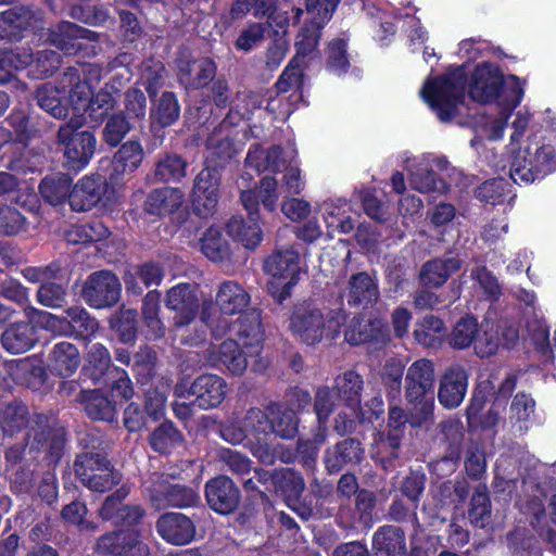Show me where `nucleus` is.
<instances>
[{"label": "nucleus", "mask_w": 556, "mask_h": 556, "mask_svg": "<svg viewBox=\"0 0 556 556\" xmlns=\"http://www.w3.org/2000/svg\"><path fill=\"white\" fill-rule=\"evenodd\" d=\"M466 88L473 101L496 105L497 115L485 117L481 131L489 140L501 139L511 112L523 98L525 81L515 75L505 76L496 64L483 62L467 79L462 68L428 79L420 94L441 122H450L458 114Z\"/></svg>", "instance_id": "f257e3e1"}, {"label": "nucleus", "mask_w": 556, "mask_h": 556, "mask_svg": "<svg viewBox=\"0 0 556 556\" xmlns=\"http://www.w3.org/2000/svg\"><path fill=\"white\" fill-rule=\"evenodd\" d=\"M250 302L248 292L235 281H225L220 285L216 294V304L220 314L232 316L239 314L232 326L222 317L213 325L216 326L218 320L219 332L222 334L227 328L231 334L212 353V363L214 365H223L235 376L242 375L248 367V357L252 359L254 370H262L266 364L258 358L262 351L263 329L261 317L256 311L244 312Z\"/></svg>", "instance_id": "f03ea898"}, {"label": "nucleus", "mask_w": 556, "mask_h": 556, "mask_svg": "<svg viewBox=\"0 0 556 556\" xmlns=\"http://www.w3.org/2000/svg\"><path fill=\"white\" fill-rule=\"evenodd\" d=\"M245 135L224 121L206 142V167L199 173L192 190V206L195 213L206 217L218 203L219 175L215 168L230 160L244 147Z\"/></svg>", "instance_id": "7ed1b4c3"}, {"label": "nucleus", "mask_w": 556, "mask_h": 556, "mask_svg": "<svg viewBox=\"0 0 556 556\" xmlns=\"http://www.w3.org/2000/svg\"><path fill=\"white\" fill-rule=\"evenodd\" d=\"M363 381L361 376L355 371H348L336 380L337 392L330 391L328 388L318 390L315 402V410L318 419V429L314 435L313 441H299V451L301 453L315 454L318 446L326 441L327 429L325 422L334 406V399L338 396L345 402L346 410L342 412V422L336 421V430L339 433H345L352 429L353 418L359 417L361 419L371 421V417H366L359 412V392L362 390ZM341 414L339 417L341 418Z\"/></svg>", "instance_id": "20e7f679"}, {"label": "nucleus", "mask_w": 556, "mask_h": 556, "mask_svg": "<svg viewBox=\"0 0 556 556\" xmlns=\"http://www.w3.org/2000/svg\"><path fill=\"white\" fill-rule=\"evenodd\" d=\"M166 307L174 311V340H179L181 344L198 345L205 339L206 329L210 327L213 333L219 332V324L213 325L211 309H214L211 303L203 306L201 313L200 328L194 326V334L189 336L186 332L194 321L199 311V299L197 289L189 283H179L168 290L165 301Z\"/></svg>", "instance_id": "39448f33"}, {"label": "nucleus", "mask_w": 556, "mask_h": 556, "mask_svg": "<svg viewBox=\"0 0 556 556\" xmlns=\"http://www.w3.org/2000/svg\"><path fill=\"white\" fill-rule=\"evenodd\" d=\"M99 70L96 66L88 65L80 70L68 68L63 74V86L65 84L75 85L71 90V105L75 116H81L89 111L90 117L94 121H101L108 112L113 109L116 102L118 90L106 84L105 87L93 98V81L99 79Z\"/></svg>", "instance_id": "423d86ee"}, {"label": "nucleus", "mask_w": 556, "mask_h": 556, "mask_svg": "<svg viewBox=\"0 0 556 556\" xmlns=\"http://www.w3.org/2000/svg\"><path fill=\"white\" fill-rule=\"evenodd\" d=\"M511 150L509 176L516 184H531L556 170L555 149L539 132H531Z\"/></svg>", "instance_id": "0eeeda50"}, {"label": "nucleus", "mask_w": 556, "mask_h": 556, "mask_svg": "<svg viewBox=\"0 0 556 556\" xmlns=\"http://www.w3.org/2000/svg\"><path fill=\"white\" fill-rule=\"evenodd\" d=\"M267 418L258 408H251L243 419H229L220 429L223 439L231 444L247 440L252 454L261 462L270 464L275 453L267 443Z\"/></svg>", "instance_id": "6e6552de"}, {"label": "nucleus", "mask_w": 556, "mask_h": 556, "mask_svg": "<svg viewBox=\"0 0 556 556\" xmlns=\"http://www.w3.org/2000/svg\"><path fill=\"white\" fill-rule=\"evenodd\" d=\"M247 166L257 172H285L283 184L287 192L292 195L300 194L305 187L301 170L296 162V151L289 147L286 150L279 147L263 149L258 146L251 148L245 159Z\"/></svg>", "instance_id": "1a4fd4ad"}, {"label": "nucleus", "mask_w": 556, "mask_h": 556, "mask_svg": "<svg viewBox=\"0 0 556 556\" xmlns=\"http://www.w3.org/2000/svg\"><path fill=\"white\" fill-rule=\"evenodd\" d=\"M345 321L341 309L327 311L302 305L294 309L290 318V329L306 344L313 345L323 339H334Z\"/></svg>", "instance_id": "9d476101"}, {"label": "nucleus", "mask_w": 556, "mask_h": 556, "mask_svg": "<svg viewBox=\"0 0 556 556\" xmlns=\"http://www.w3.org/2000/svg\"><path fill=\"white\" fill-rule=\"evenodd\" d=\"M433 387V363L426 358L414 362L406 375V399L409 404H415V408L418 410L412 415V426H421L432 416Z\"/></svg>", "instance_id": "9b49d317"}, {"label": "nucleus", "mask_w": 556, "mask_h": 556, "mask_svg": "<svg viewBox=\"0 0 556 556\" xmlns=\"http://www.w3.org/2000/svg\"><path fill=\"white\" fill-rule=\"evenodd\" d=\"M84 123L85 119L81 116H74L58 131V142L63 146L65 165L77 172L89 164L97 146V139L92 132L77 131Z\"/></svg>", "instance_id": "f8f14e48"}, {"label": "nucleus", "mask_w": 556, "mask_h": 556, "mask_svg": "<svg viewBox=\"0 0 556 556\" xmlns=\"http://www.w3.org/2000/svg\"><path fill=\"white\" fill-rule=\"evenodd\" d=\"M265 270L271 276L268 289L277 301H285L298 283L302 273L301 256L294 248L278 250L265 262Z\"/></svg>", "instance_id": "ddd939ff"}, {"label": "nucleus", "mask_w": 556, "mask_h": 556, "mask_svg": "<svg viewBox=\"0 0 556 556\" xmlns=\"http://www.w3.org/2000/svg\"><path fill=\"white\" fill-rule=\"evenodd\" d=\"M74 468L81 483L96 492H105L121 480L118 472L114 471L106 458L100 454L79 455Z\"/></svg>", "instance_id": "4468645a"}, {"label": "nucleus", "mask_w": 556, "mask_h": 556, "mask_svg": "<svg viewBox=\"0 0 556 556\" xmlns=\"http://www.w3.org/2000/svg\"><path fill=\"white\" fill-rule=\"evenodd\" d=\"M447 167L448 162L446 159L432 154H422L414 157L405 166L408 172L409 186L420 193L447 192L450 187L442 179H437L432 172L433 168L446 170Z\"/></svg>", "instance_id": "2eb2a0df"}, {"label": "nucleus", "mask_w": 556, "mask_h": 556, "mask_svg": "<svg viewBox=\"0 0 556 556\" xmlns=\"http://www.w3.org/2000/svg\"><path fill=\"white\" fill-rule=\"evenodd\" d=\"M251 9H254L256 16L268 15V26L275 34L285 33L290 21L298 22L303 14V10L287 2H280L271 10V0H237L232 7L233 16L244 15Z\"/></svg>", "instance_id": "dca6fc26"}, {"label": "nucleus", "mask_w": 556, "mask_h": 556, "mask_svg": "<svg viewBox=\"0 0 556 556\" xmlns=\"http://www.w3.org/2000/svg\"><path fill=\"white\" fill-rule=\"evenodd\" d=\"M122 187L106 182L97 176H87L81 178L75 185L70 194V204L74 211H88L97 203L104 201L105 203L115 200Z\"/></svg>", "instance_id": "f3484780"}, {"label": "nucleus", "mask_w": 556, "mask_h": 556, "mask_svg": "<svg viewBox=\"0 0 556 556\" xmlns=\"http://www.w3.org/2000/svg\"><path fill=\"white\" fill-rule=\"evenodd\" d=\"M96 551L101 555L149 556L150 548L137 529L119 530L103 534L97 540Z\"/></svg>", "instance_id": "a211bd4d"}, {"label": "nucleus", "mask_w": 556, "mask_h": 556, "mask_svg": "<svg viewBox=\"0 0 556 556\" xmlns=\"http://www.w3.org/2000/svg\"><path fill=\"white\" fill-rule=\"evenodd\" d=\"M241 202L249 214V220L232 217L227 224L228 235L247 249H255L262 241L263 233L258 225L257 200L252 191H242Z\"/></svg>", "instance_id": "6ab92c4d"}, {"label": "nucleus", "mask_w": 556, "mask_h": 556, "mask_svg": "<svg viewBox=\"0 0 556 556\" xmlns=\"http://www.w3.org/2000/svg\"><path fill=\"white\" fill-rule=\"evenodd\" d=\"M518 337V330L513 326L484 321L479 326L476 336L475 352L479 357L492 356L498 352L500 348H511Z\"/></svg>", "instance_id": "aec40b11"}, {"label": "nucleus", "mask_w": 556, "mask_h": 556, "mask_svg": "<svg viewBox=\"0 0 556 556\" xmlns=\"http://www.w3.org/2000/svg\"><path fill=\"white\" fill-rule=\"evenodd\" d=\"M121 283L118 278L106 270L92 274L84 287L86 302L96 308L110 306L118 301Z\"/></svg>", "instance_id": "412c9836"}, {"label": "nucleus", "mask_w": 556, "mask_h": 556, "mask_svg": "<svg viewBox=\"0 0 556 556\" xmlns=\"http://www.w3.org/2000/svg\"><path fill=\"white\" fill-rule=\"evenodd\" d=\"M146 491L157 509L167 506L188 507L199 501L195 490L179 484H169L159 477L153 484H146Z\"/></svg>", "instance_id": "4be33fe9"}, {"label": "nucleus", "mask_w": 556, "mask_h": 556, "mask_svg": "<svg viewBox=\"0 0 556 556\" xmlns=\"http://www.w3.org/2000/svg\"><path fill=\"white\" fill-rule=\"evenodd\" d=\"M63 76L59 79L58 84L47 83L38 87L36 99L38 105L54 118L62 119L68 114L71 105V90L73 85L62 84Z\"/></svg>", "instance_id": "5701e85b"}, {"label": "nucleus", "mask_w": 556, "mask_h": 556, "mask_svg": "<svg viewBox=\"0 0 556 556\" xmlns=\"http://www.w3.org/2000/svg\"><path fill=\"white\" fill-rule=\"evenodd\" d=\"M227 384L217 375H203L198 377L188 390L193 397L192 403L202 409H210L218 406L225 399Z\"/></svg>", "instance_id": "b1692460"}, {"label": "nucleus", "mask_w": 556, "mask_h": 556, "mask_svg": "<svg viewBox=\"0 0 556 556\" xmlns=\"http://www.w3.org/2000/svg\"><path fill=\"white\" fill-rule=\"evenodd\" d=\"M129 491V486L122 485L113 494L109 495L100 508V517L116 526L137 523L142 517V510L138 506L122 504V501L127 497Z\"/></svg>", "instance_id": "393cba45"}, {"label": "nucleus", "mask_w": 556, "mask_h": 556, "mask_svg": "<svg viewBox=\"0 0 556 556\" xmlns=\"http://www.w3.org/2000/svg\"><path fill=\"white\" fill-rule=\"evenodd\" d=\"M468 388V374L458 364L444 371L438 392L439 402L446 408H455L462 404Z\"/></svg>", "instance_id": "a878e982"}, {"label": "nucleus", "mask_w": 556, "mask_h": 556, "mask_svg": "<svg viewBox=\"0 0 556 556\" xmlns=\"http://www.w3.org/2000/svg\"><path fill=\"white\" fill-rule=\"evenodd\" d=\"M143 156V148L139 141L129 140L125 142L113 157L110 182L123 187L125 177L132 174L140 166Z\"/></svg>", "instance_id": "bb28decb"}, {"label": "nucleus", "mask_w": 556, "mask_h": 556, "mask_svg": "<svg viewBox=\"0 0 556 556\" xmlns=\"http://www.w3.org/2000/svg\"><path fill=\"white\" fill-rule=\"evenodd\" d=\"M205 496L210 507L218 514L232 511L239 503V491L227 477H217L205 485Z\"/></svg>", "instance_id": "cd10ccee"}, {"label": "nucleus", "mask_w": 556, "mask_h": 556, "mask_svg": "<svg viewBox=\"0 0 556 556\" xmlns=\"http://www.w3.org/2000/svg\"><path fill=\"white\" fill-rule=\"evenodd\" d=\"M159 534L168 543L184 545L191 542L195 535L193 522L180 513H167L156 522Z\"/></svg>", "instance_id": "c85d7f7f"}, {"label": "nucleus", "mask_w": 556, "mask_h": 556, "mask_svg": "<svg viewBox=\"0 0 556 556\" xmlns=\"http://www.w3.org/2000/svg\"><path fill=\"white\" fill-rule=\"evenodd\" d=\"M328 235L349 233L354 228L352 205L345 199H329L319 206Z\"/></svg>", "instance_id": "c756f323"}, {"label": "nucleus", "mask_w": 556, "mask_h": 556, "mask_svg": "<svg viewBox=\"0 0 556 556\" xmlns=\"http://www.w3.org/2000/svg\"><path fill=\"white\" fill-rule=\"evenodd\" d=\"M378 296L377 283L367 273L352 275L341 292V298L351 306L367 307L374 304Z\"/></svg>", "instance_id": "7c9ffc66"}, {"label": "nucleus", "mask_w": 556, "mask_h": 556, "mask_svg": "<svg viewBox=\"0 0 556 556\" xmlns=\"http://www.w3.org/2000/svg\"><path fill=\"white\" fill-rule=\"evenodd\" d=\"M80 366V353L76 345L62 341L53 345L48 356V369L62 378L71 377Z\"/></svg>", "instance_id": "2f4dec72"}, {"label": "nucleus", "mask_w": 556, "mask_h": 556, "mask_svg": "<svg viewBox=\"0 0 556 556\" xmlns=\"http://www.w3.org/2000/svg\"><path fill=\"white\" fill-rule=\"evenodd\" d=\"M37 340L35 327L23 321L11 324L1 336L2 346L11 354L29 351Z\"/></svg>", "instance_id": "473e14b6"}, {"label": "nucleus", "mask_w": 556, "mask_h": 556, "mask_svg": "<svg viewBox=\"0 0 556 556\" xmlns=\"http://www.w3.org/2000/svg\"><path fill=\"white\" fill-rule=\"evenodd\" d=\"M388 330L379 321L370 323L353 318L345 331V340L353 345L363 343L383 344L388 341Z\"/></svg>", "instance_id": "72a5a7b5"}, {"label": "nucleus", "mask_w": 556, "mask_h": 556, "mask_svg": "<svg viewBox=\"0 0 556 556\" xmlns=\"http://www.w3.org/2000/svg\"><path fill=\"white\" fill-rule=\"evenodd\" d=\"M38 17L25 7H13L0 13V38H17L21 30L35 27Z\"/></svg>", "instance_id": "f704fd0d"}, {"label": "nucleus", "mask_w": 556, "mask_h": 556, "mask_svg": "<svg viewBox=\"0 0 556 556\" xmlns=\"http://www.w3.org/2000/svg\"><path fill=\"white\" fill-rule=\"evenodd\" d=\"M267 418V433L270 431L282 439H291L298 432V418L293 408L282 404H271Z\"/></svg>", "instance_id": "c9c22d12"}, {"label": "nucleus", "mask_w": 556, "mask_h": 556, "mask_svg": "<svg viewBox=\"0 0 556 556\" xmlns=\"http://www.w3.org/2000/svg\"><path fill=\"white\" fill-rule=\"evenodd\" d=\"M375 556H405L404 532L397 527H384L374 535Z\"/></svg>", "instance_id": "e433bc0d"}, {"label": "nucleus", "mask_w": 556, "mask_h": 556, "mask_svg": "<svg viewBox=\"0 0 556 556\" xmlns=\"http://www.w3.org/2000/svg\"><path fill=\"white\" fill-rule=\"evenodd\" d=\"M184 203V194L180 190L170 187H164L152 191L146 202V208L149 213L159 216L170 215L175 213Z\"/></svg>", "instance_id": "4c0bfd02"}, {"label": "nucleus", "mask_w": 556, "mask_h": 556, "mask_svg": "<svg viewBox=\"0 0 556 556\" xmlns=\"http://www.w3.org/2000/svg\"><path fill=\"white\" fill-rule=\"evenodd\" d=\"M362 455L363 450L359 442L346 439L327 452L325 462L329 471L338 472L345 465L358 463Z\"/></svg>", "instance_id": "58836bf2"}, {"label": "nucleus", "mask_w": 556, "mask_h": 556, "mask_svg": "<svg viewBox=\"0 0 556 556\" xmlns=\"http://www.w3.org/2000/svg\"><path fill=\"white\" fill-rule=\"evenodd\" d=\"M460 268V261L456 257L446 260H433L424 265L420 278L424 285L429 287H439L447 278Z\"/></svg>", "instance_id": "ea45409f"}, {"label": "nucleus", "mask_w": 556, "mask_h": 556, "mask_svg": "<svg viewBox=\"0 0 556 556\" xmlns=\"http://www.w3.org/2000/svg\"><path fill=\"white\" fill-rule=\"evenodd\" d=\"M72 178L66 174L47 176L39 186L41 197L50 204L58 205L70 200Z\"/></svg>", "instance_id": "a19ab883"}, {"label": "nucleus", "mask_w": 556, "mask_h": 556, "mask_svg": "<svg viewBox=\"0 0 556 556\" xmlns=\"http://www.w3.org/2000/svg\"><path fill=\"white\" fill-rule=\"evenodd\" d=\"M161 294L157 291H150L143 299L142 316L148 328V336L152 339L162 338L165 333V326L160 319Z\"/></svg>", "instance_id": "79ce46f5"}, {"label": "nucleus", "mask_w": 556, "mask_h": 556, "mask_svg": "<svg viewBox=\"0 0 556 556\" xmlns=\"http://www.w3.org/2000/svg\"><path fill=\"white\" fill-rule=\"evenodd\" d=\"M534 412L535 402L530 395L526 393L516 394L509 412L513 427H516L519 431L528 430L533 424Z\"/></svg>", "instance_id": "37998d69"}, {"label": "nucleus", "mask_w": 556, "mask_h": 556, "mask_svg": "<svg viewBox=\"0 0 556 556\" xmlns=\"http://www.w3.org/2000/svg\"><path fill=\"white\" fill-rule=\"evenodd\" d=\"M31 60V53L26 48L16 50L0 49V84L9 81L14 73L26 68Z\"/></svg>", "instance_id": "c03bdc74"}, {"label": "nucleus", "mask_w": 556, "mask_h": 556, "mask_svg": "<svg viewBox=\"0 0 556 556\" xmlns=\"http://www.w3.org/2000/svg\"><path fill=\"white\" fill-rule=\"evenodd\" d=\"M204 255L213 262H223L230 255L228 242L218 227H210L200 240Z\"/></svg>", "instance_id": "a18cd8bd"}, {"label": "nucleus", "mask_w": 556, "mask_h": 556, "mask_svg": "<svg viewBox=\"0 0 556 556\" xmlns=\"http://www.w3.org/2000/svg\"><path fill=\"white\" fill-rule=\"evenodd\" d=\"M85 29H81L72 23L64 22L59 25L58 33H51L50 40L52 45L64 51L65 54H72L80 48V42L78 40L85 37Z\"/></svg>", "instance_id": "49530a36"}, {"label": "nucleus", "mask_w": 556, "mask_h": 556, "mask_svg": "<svg viewBox=\"0 0 556 556\" xmlns=\"http://www.w3.org/2000/svg\"><path fill=\"white\" fill-rule=\"evenodd\" d=\"M409 414H405L403 409L394 406L389 410V434L387 440H381V444L383 447L390 448V454L394 455L395 450L400 446V437L402 432V428L406 422H410L413 413H417L418 410L415 408V404H409Z\"/></svg>", "instance_id": "de8ad7c7"}, {"label": "nucleus", "mask_w": 556, "mask_h": 556, "mask_svg": "<svg viewBox=\"0 0 556 556\" xmlns=\"http://www.w3.org/2000/svg\"><path fill=\"white\" fill-rule=\"evenodd\" d=\"M418 343L427 348H438L444 337V327L441 319L428 316L416 325L414 330Z\"/></svg>", "instance_id": "09e8293b"}, {"label": "nucleus", "mask_w": 556, "mask_h": 556, "mask_svg": "<svg viewBox=\"0 0 556 556\" xmlns=\"http://www.w3.org/2000/svg\"><path fill=\"white\" fill-rule=\"evenodd\" d=\"M275 483L285 495L288 506L295 509L305 488L303 478L294 471L286 470L275 477Z\"/></svg>", "instance_id": "8fccbe9b"}, {"label": "nucleus", "mask_w": 556, "mask_h": 556, "mask_svg": "<svg viewBox=\"0 0 556 556\" xmlns=\"http://www.w3.org/2000/svg\"><path fill=\"white\" fill-rule=\"evenodd\" d=\"M24 313L28 320L37 327L43 328L55 334H68V324L66 323L65 317H59L31 305L25 306Z\"/></svg>", "instance_id": "3c124183"}, {"label": "nucleus", "mask_w": 556, "mask_h": 556, "mask_svg": "<svg viewBox=\"0 0 556 556\" xmlns=\"http://www.w3.org/2000/svg\"><path fill=\"white\" fill-rule=\"evenodd\" d=\"M85 409L92 419L112 421L115 416V405L99 391L84 393Z\"/></svg>", "instance_id": "603ef678"}, {"label": "nucleus", "mask_w": 556, "mask_h": 556, "mask_svg": "<svg viewBox=\"0 0 556 556\" xmlns=\"http://www.w3.org/2000/svg\"><path fill=\"white\" fill-rule=\"evenodd\" d=\"M215 75V65L210 60H197L188 64V70L181 71L180 80L193 88L205 86Z\"/></svg>", "instance_id": "864d4df0"}, {"label": "nucleus", "mask_w": 556, "mask_h": 556, "mask_svg": "<svg viewBox=\"0 0 556 556\" xmlns=\"http://www.w3.org/2000/svg\"><path fill=\"white\" fill-rule=\"evenodd\" d=\"M339 0H305V24L324 28L330 21Z\"/></svg>", "instance_id": "5fc2aeb1"}, {"label": "nucleus", "mask_w": 556, "mask_h": 556, "mask_svg": "<svg viewBox=\"0 0 556 556\" xmlns=\"http://www.w3.org/2000/svg\"><path fill=\"white\" fill-rule=\"evenodd\" d=\"M182 442L181 433L172 422L160 425L150 437L152 448L159 453H169Z\"/></svg>", "instance_id": "6e6d98bb"}, {"label": "nucleus", "mask_w": 556, "mask_h": 556, "mask_svg": "<svg viewBox=\"0 0 556 556\" xmlns=\"http://www.w3.org/2000/svg\"><path fill=\"white\" fill-rule=\"evenodd\" d=\"M479 325L473 317H464L456 323L451 334L450 344L454 349L464 350L475 343Z\"/></svg>", "instance_id": "4d7b16f0"}, {"label": "nucleus", "mask_w": 556, "mask_h": 556, "mask_svg": "<svg viewBox=\"0 0 556 556\" xmlns=\"http://www.w3.org/2000/svg\"><path fill=\"white\" fill-rule=\"evenodd\" d=\"M65 313V320L68 324V333L86 338L97 331L98 323L92 319L83 307H72Z\"/></svg>", "instance_id": "13d9d810"}, {"label": "nucleus", "mask_w": 556, "mask_h": 556, "mask_svg": "<svg viewBox=\"0 0 556 556\" xmlns=\"http://www.w3.org/2000/svg\"><path fill=\"white\" fill-rule=\"evenodd\" d=\"M321 29L320 27L309 26L304 23L295 41L296 55L293 58L295 62L305 64V58H313L320 38Z\"/></svg>", "instance_id": "bf43d9fd"}, {"label": "nucleus", "mask_w": 556, "mask_h": 556, "mask_svg": "<svg viewBox=\"0 0 556 556\" xmlns=\"http://www.w3.org/2000/svg\"><path fill=\"white\" fill-rule=\"evenodd\" d=\"M135 276L139 277L146 287L151 285H159L163 278V270L159 264L149 262L135 269V273L128 271L126 275V288L134 293H141L142 289L137 287L134 279Z\"/></svg>", "instance_id": "052dcab7"}, {"label": "nucleus", "mask_w": 556, "mask_h": 556, "mask_svg": "<svg viewBox=\"0 0 556 556\" xmlns=\"http://www.w3.org/2000/svg\"><path fill=\"white\" fill-rule=\"evenodd\" d=\"M27 409L22 404H9L0 408V428L7 435H13L15 431L25 426Z\"/></svg>", "instance_id": "680f3d73"}, {"label": "nucleus", "mask_w": 556, "mask_h": 556, "mask_svg": "<svg viewBox=\"0 0 556 556\" xmlns=\"http://www.w3.org/2000/svg\"><path fill=\"white\" fill-rule=\"evenodd\" d=\"M8 372L16 381L30 383L27 375L35 379H42L45 376V368L41 362L36 358H23L15 361L8 365Z\"/></svg>", "instance_id": "e2e57ef3"}, {"label": "nucleus", "mask_w": 556, "mask_h": 556, "mask_svg": "<svg viewBox=\"0 0 556 556\" xmlns=\"http://www.w3.org/2000/svg\"><path fill=\"white\" fill-rule=\"evenodd\" d=\"M179 116V105L170 92L162 94L156 109L152 111V118L161 126H170Z\"/></svg>", "instance_id": "0e129e2a"}, {"label": "nucleus", "mask_w": 556, "mask_h": 556, "mask_svg": "<svg viewBox=\"0 0 556 556\" xmlns=\"http://www.w3.org/2000/svg\"><path fill=\"white\" fill-rule=\"evenodd\" d=\"M164 66L160 61L148 60L141 66L140 84L150 97H154L162 86Z\"/></svg>", "instance_id": "69168bd1"}, {"label": "nucleus", "mask_w": 556, "mask_h": 556, "mask_svg": "<svg viewBox=\"0 0 556 556\" xmlns=\"http://www.w3.org/2000/svg\"><path fill=\"white\" fill-rule=\"evenodd\" d=\"M26 229V218L9 205H0V235L14 236Z\"/></svg>", "instance_id": "338daca9"}, {"label": "nucleus", "mask_w": 556, "mask_h": 556, "mask_svg": "<svg viewBox=\"0 0 556 556\" xmlns=\"http://www.w3.org/2000/svg\"><path fill=\"white\" fill-rule=\"evenodd\" d=\"M186 175V163L177 155H167L156 164L155 176L160 180H179Z\"/></svg>", "instance_id": "774afa93"}]
</instances>
